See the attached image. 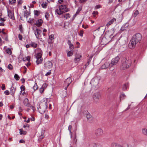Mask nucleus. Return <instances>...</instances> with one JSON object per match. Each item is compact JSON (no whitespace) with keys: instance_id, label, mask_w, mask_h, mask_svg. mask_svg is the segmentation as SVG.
<instances>
[{"instance_id":"nucleus-2","label":"nucleus","mask_w":147,"mask_h":147,"mask_svg":"<svg viewBox=\"0 0 147 147\" xmlns=\"http://www.w3.org/2000/svg\"><path fill=\"white\" fill-rule=\"evenodd\" d=\"M69 11V9L67 8L66 5H61L59 6L58 8L55 10V11L58 15H60Z\"/></svg>"},{"instance_id":"nucleus-54","label":"nucleus","mask_w":147,"mask_h":147,"mask_svg":"<svg viewBox=\"0 0 147 147\" xmlns=\"http://www.w3.org/2000/svg\"><path fill=\"white\" fill-rule=\"evenodd\" d=\"M1 88L2 90H4L5 89V85L4 84H3L2 85Z\"/></svg>"},{"instance_id":"nucleus-4","label":"nucleus","mask_w":147,"mask_h":147,"mask_svg":"<svg viewBox=\"0 0 147 147\" xmlns=\"http://www.w3.org/2000/svg\"><path fill=\"white\" fill-rule=\"evenodd\" d=\"M47 103L46 102H41L39 103L38 105V110L39 112L43 114L45 113L47 108Z\"/></svg>"},{"instance_id":"nucleus-64","label":"nucleus","mask_w":147,"mask_h":147,"mask_svg":"<svg viewBox=\"0 0 147 147\" xmlns=\"http://www.w3.org/2000/svg\"><path fill=\"white\" fill-rule=\"evenodd\" d=\"M24 141L23 140H21L20 141V143H24Z\"/></svg>"},{"instance_id":"nucleus-30","label":"nucleus","mask_w":147,"mask_h":147,"mask_svg":"<svg viewBox=\"0 0 147 147\" xmlns=\"http://www.w3.org/2000/svg\"><path fill=\"white\" fill-rule=\"evenodd\" d=\"M73 54V52L72 51H68L67 53V55L68 57H70L72 56Z\"/></svg>"},{"instance_id":"nucleus-1","label":"nucleus","mask_w":147,"mask_h":147,"mask_svg":"<svg viewBox=\"0 0 147 147\" xmlns=\"http://www.w3.org/2000/svg\"><path fill=\"white\" fill-rule=\"evenodd\" d=\"M142 38L141 35L139 33L133 36L128 46L129 48L132 49L135 48L136 44L141 40Z\"/></svg>"},{"instance_id":"nucleus-36","label":"nucleus","mask_w":147,"mask_h":147,"mask_svg":"<svg viewBox=\"0 0 147 147\" xmlns=\"http://www.w3.org/2000/svg\"><path fill=\"white\" fill-rule=\"evenodd\" d=\"M72 128V126L71 125H69L68 127V129L70 132V134H71V129Z\"/></svg>"},{"instance_id":"nucleus-29","label":"nucleus","mask_w":147,"mask_h":147,"mask_svg":"<svg viewBox=\"0 0 147 147\" xmlns=\"http://www.w3.org/2000/svg\"><path fill=\"white\" fill-rule=\"evenodd\" d=\"M15 79L17 80H18L20 79L19 76L17 74H15L14 76Z\"/></svg>"},{"instance_id":"nucleus-58","label":"nucleus","mask_w":147,"mask_h":147,"mask_svg":"<svg viewBox=\"0 0 147 147\" xmlns=\"http://www.w3.org/2000/svg\"><path fill=\"white\" fill-rule=\"evenodd\" d=\"M123 90H125L127 88V86L125 85H123Z\"/></svg>"},{"instance_id":"nucleus-46","label":"nucleus","mask_w":147,"mask_h":147,"mask_svg":"<svg viewBox=\"0 0 147 147\" xmlns=\"http://www.w3.org/2000/svg\"><path fill=\"white\" fill-rule=\"evenodd\" d=\"M98 13V12L97 11H94L92 13L93 15L94 16V17L95 16V15H97Z\"/></svg>"},{"instance_id":"nucleus-27","label":"nucleus","mask_w":147,"mask_h":147,"mask_svg":"<svg viewBox=\"0 0 147 147\" xmlns=\"http://www.w3.org/2000/svg\"><path fill=\"white\" fill-rule=\"evenodd\" d=\"M6 52L8 54L11 55V54L12 52L11 49H7L6 51Z\"/></svg>"},{"instance_id":"nucleus-38","label":"nucleus","mask_w":147,"mask_h":147,"mask_svg":"<svg viewBox=\"0 0 147 147\" xmlns=\"http://www.w3.org/2000/svg\"><path fill=\"white\" fill-rule=\"evenodd\" d=\"M125 96L124 94H122L121 95L120 98L121 99H123L125 97Z\"/></svg>"},{"instance_id":"nucleus-52","label":"nucleus","mask_w":147,"mask_h":147,"mask_svg":"<svg viewBox=\"0 0 147 147\" xmlns=\"http://www.w3.org/2000/svg\"><path fill=\"white\" fill-rule=\"evenodd\" d=\"M4 93L6 95H8L9 94V92L8 90H6L4 92Z\"/></svg>"},{"instance_id":"nucleus-33","label":"nucleus","mask_w":147,"mask_h":147,"mask_svg":"<svg viewBox=\"0 0 147 147\" xmlns=\"http://www.w3.org/2000/svg\"><path fill=\"white\" fill-rule=\"evenodd\" d=\"M139 13V11L138 10H136L135 12H134V16L136 17L137 15Z\"/></svg>"},{"instance_id":"nucleus-28","label":"nucleus","mask_w":147,"mask_h":147,"mask_svg":"<svg viewBox=\"0 0 147 147\" xmlns=\"http://www.w3.org/2000/svg\"><path fill=\"white\" fill-rule=\"evenodd\" d=\"M50 15L49 13H48L46 12L45 15V17L46 18V19L48 20L49 19V17Z\"/></svg>"},{"instance_id":"nucleus-31","label":"nucleus","mask_w":147,"mask_h":147,"mask_svg":"<svg viewBox=\"0 0 147 147\" xmlns=\"http://www.w3.org/2000/svg\"><path fill=\"white\" fill-rule=\"evenodd\" d=\"M33 89L34 90H36L38 88V85L36 84V83H35L33 87Z\"/></svg>"},{"instance_id":"nucleus-49","label":"nucleus","mask_w":147,"mask_h":147,"mask_svg":"<svg viewBox=\"0 0 147 147\" xmlns=\"http://www.w3.org/2000/svg\"><path fill=\"white\" fill-rule=\"evenodd\" d=\"M101 7V5H96L95 7V9H97Z\"/></svg>"},{"instance_id":"nucleus-48","label":"nucleus","mask_w":147,"mask_h":147,"mask_svg":"<svg viewBox=\"0 0 147 147\" xmlns=\"http://www.w3.org/2000/svg\"><path fill=\"white\" fill-rule=\"evenodd\" d=\"M54 36L53 35H51L49 36V39L51 40H52L54 38Z\"/></svg>"},{"instance_id":"nucleus-60","label":"nucleus","mask_w":147,"mask_h":147,"mask_svg":"<svg viewBox=\"0 0 147 147\" xmlns=\"http://www.w3.org/2000/svg\"><path fill=\"white\" fill-rule=\"evenodd\" d=\"M26 127H29V125L28 124H26V125H24L23 126V127L24 128H25Z\"/></svg>"},{"instance_id":"nucleus-50","label":"nucleus","mask_w":147,"mask_h":147,"mask_svg":"<svg viewBox=\"0 0 147 147\" xmlns=\"http://www.w3.org/2000/svg\"><path fill=\"white\" fill-rule=\"evenodd\" d=\"M18 38L20 40H22V36L20 34H19L18 35Z\"/></svg>"},{"instance_id":"nucleus-43","label":"nucleus","mask_w":147,"mask_h":147,"mask_svg":"<svg viewBox=\"0 0 147 147\" xmlns=\"http://www.w3.org/2000/svg\"><path fill=\"white\" fill-rule=\"evenodd\" d=\"M69 47L70 49L73 50L74 49V47L72 44L69 45Z\"/></svg>"},{"instance_id":"nucleus-57","label":"nucleus","mask_w":147,"mask_h":147,"mask_svg":"<svg viewBox=\"0 0 147 147\" xmlns=\"http://www.w3.org/2000/svg\"><path fill=\"white\" fill-rule=\"evenodd\" d=\"M0 20L2 22H3L5 20L4 18L0 17Z\"/></svg>"},{"instance_id":"nucleus-39","label":"nucleus","mask_w":147,"mask_h":147,"mask_svg":"<svg viewBox=\"0 0 147 147\" xmlns=\"http://www.w3.org/2000/svg\"><path fill=\"white\" fill-rule=\"evenodd\" d=\"M83 30H81L80 31V32L79 33V35L81 36H83Z\"/></svg>"},{"instance_id":"nucleus-8","label":"nucleus","mask_w":147,"mask_h":147,"mask_svg":"<svg viewBox=\"0 0 147 147\" xmlns=\"http://www.w3.org/2000/svg\"><path fill=\"white\" fill-rule=\"evenodd\" d=\"M53 64L52 62L50 61H46L44 64V69H49L52 67Z\"/></svg>"},{"instance_id":"nucleus-14","label":"nucleus","mask_w":147,"mask_h":147,"mask_svg":"<svg viewBox=\"0 0 147 147\" xmlns=\"http://www.w3.org/2000/svg\"><path fill=\"white\" fill-rule=\"evenodd\" d=\"M82 56L81 55L78 54H76L75 55V58L74 59V61L75 63L78 62L80 60V58Z\"/></svg>"},{"instance_id":"nucleus-18","label":"nucleus","mask_w":147,"mask_h":147,"mask_svg":"<svg viewBox=\"0 0 147 147\" xmlns=\"http://www.w3.org/2000/svg\"><path fill=\"white\" fill-rule=\"evenodd\" d=\"M41 32V31L38 29H36L35 31V34L37 38L38 37V35Z\"/></svg>"},{"instance_id":"nucleus-3","label":"nucleus","mask_w":147,"mask_h":147,"mask_svg":"<svg viewBox=\"0 0 147 147\" xmlns=\"http://www.w3.org/2000/svg\"><path fill=\"white\" fill-rule=\"evenodd\" d=\"M100 79V77H96L92 79L90 82L92 88L94 89H97L99 88L98 84Z\"/></svg>"},{"instance_id":"nucleus-16","label":"nucleus","mask_w":147,"mask_h":147,"mask_svg":"<svg viewBox=\"0 0 147 147\" xmlns=\"http://www.w3.org/2000/svg\"><path fill=\"white\" fill-rule=\"evenodd\" d=\"M23 103L25 106L27 107L30 106V104L28 102V100L27 98L24 99L23 101Z\"/></svg>"},{"instance_id":"nucleus-21","label":"nucleus","mask_w":147,"mask_h":147,"mask_svg":"<svg viewBox=\"0 0 147 147\" xmlns=\"http://www.w3.org/2000/svg\"><path fill=\"white\" fill-rule=\"evenodd\" d=\"M62 16L63 18H65L66 19H67L70 17V15L69 13H66L65 15H63Z\"/></svg>"},{"instance_id":"nucleus-17","label":"nucleus","mask_w":147,"mask_h":147,"mask_svg":"<svg viewBox=\"0 0 147 147\" xmlns=\"http://www.w3.org/2000/svg\"><path fill=\"white\" fill-rule=\"evenodd\" d=\"M16 90V88L14 87L13 84H12L11 88H10V91L11 95H13L14 93H15Z\"/></svg>"},{"instance_id":"nucleus-53","label":"nucleus","mask_w":147,"mask_h":147,"mask_svg":"<svg viewBox=\"0 0 147 147\" xmlns=\"http://www.w3.org/2000/svg\"><path fill=\"white\" fill-rule=\"evenodd\" d=\"M44 135H43V131H42V134H41V135L40 136V138L42 139L44 137Z\"/></svg>"},{"instance_id":"nucleus-24","label":"nucleus","mask_w":147,"mask_h":147,"mask_svg":"<svg viewBox=\"0 0 147 147\" xmlns=\"http://www.w3.org/2000/svg\"><path fill=\"white\" fill-rule=\"evenodd\" d=\"M30 45L31 47H32L34 48H36L37 46V44L36 43L34 42L31 43Z\"/></svg>"},{"instance_id":"nucleus-61","label":"nucleus","mask_w":147,"mask_h":147,"mask_svg":"<svg viewBox=\"0 0 147 147\" xmlns=\"http://www.w3.org/2000/svg\"><path fill=\"white\" fill-rule=\"evenodd\" d=\"M30 119L32 121H34L35 120V118L33 117H31Z\"/></svg>"},{"instance_id":"nucleus-32","label":"nucleus","mask_w":147,"mask_h":147,"mask_svg":"<svg viewBox=\"0 0 147 147\" xmlns=\"http://www.w3.org/2000/svg\"><path fill=\"white\" fill-rule=\"evenodd\" d=\"M7 68H8L10 70H12L13 68V66H12V65L10 64H9L8 66H7Z\"/></svg>"},{"instance_id":"nucleus-47","label":"nucleus","mask_w":147,"mask_h":147,"mask_svg":"<svg viewBox=\"0 0 147 147\" xmlns=\"http://www.w3.org/2000/svg\"><path fill=\"white\" fill-rule=\"evenodd\" d=\"M51 73V70H50L45 75L46 76H47L48 75H50Z\"/></svg>"},{"instance_id":"nucleus-45","label":"nucleus","mask_w":147,"mask_h":147,"mask_svg":"<svg viewBox=\"0 0 147 147\" xmlns=\"http://www.w3.org/2000/svg\"><path fill=\"white\" fill-rule=\"evenodd\" d=\"M45 89L43 88H41L39 90L40 92V93H43V92L44 91V90Z\"/></svg>"},{"instance_id":"nucleus-62","label":"nucleus","mask_w":147,"mask_h":147,"mask_svg":"<svg viewBox=\"0 0 147 147\" xmlns=\"http://www.w3.org/2000/svg\"><path fill=\"white\" fill-rule=\"evenodd\" d=\"M21 80L22 83H24L25 82V80L24 78H22Z\"/></svg>"},{"instance_id":"nucleus-13","label":"nucleus","mask_w":147,"mask_h":147,"mask_svg":"<svg viewBox=\"0 0 147 147\" xmlns=\"http://www.w3.org/2000/svg\"><path fill=\"white\" fill-rule=\"evenodd\" d=\"M8 16L11 19H14V16L13 12H11L10 10L8 11Z\"/></svg>"},{"instance_id":"nucleus-35","label":"nucleus","mask_w":147,"mask_h":147,"mask_svg":"<svg viewBox=\"0 0 147 147\" xmlns=\"http://www.w3.org/2000/svg\"><path fill=\"white\" fill-rule=\"evenodd\" d=\"M34 14L37 16H38L39 14V12L37 10H35L34 11Z\"/></svg>"},{"instance_id":"nucleus-44","label":"nucleus","mask_w":147,"mask_h":147,"mask_svg":"<svg viewBox=\"0 0 147 147\" xmlns=\"http://www.w3.org/2000/svg\"><path fill=\"white\" fill-rule=\"evenodd\" d=\"M26 61H28V62H29L30 61V56H28L27 57H26Z\"/></svg>"},{"instance_id":"nucleus-23","label":"nucleus","mask_w":147,"mask_h":147,"mask_svg":"<svg viewBox=\"0 0 147 147\" xmlns=\"http://www.w3.org/2000/svg\"><path fill=\"white\" fill-rule=\"evenodd\" d=\"M20 135H26V134L27 131H23L22 129H20Z\"/></svg>"},{"instance_id":"nucleus-63","label":"nucleus","mask_w":147,"mask_h":147,"mask_svg":"<svg viewBox=\"0 0 147 147\" xmlns=\"http://www.w3.org/2000/svg\"><path fill=\"white\" fill-rule=\"evenodd\" d=\"M3 22H1L0 23V26H3L4 25V24L3 23Z\"/></svg>"},{"instance_id":"nucleus-7","label":"nucleus","mask_w":147,"mask_h":147,"mask_svg":"<svg viewBox=\"0 0 147 147\" xmlns=\"http://www.w3.org/2000/svg\"><path fill=\"white\" fill-rule=\"evenodd\" d=\"M101 94L98 92L94 93L92 96L94 102L96 103L99 102V100Z\"/></svg>"},{"instance_id":"nucleus-12","label":"nucleus","mask_w":147,"mask_h":147,"mask_svg":"<svg viewBox=\"0 0 147 147\" xmlns=\"http://www.w3.org/2000/svg\"><path fill=\"white\" fill-rule=\"evenodd\" d=\"M110 63L108 62H105L101 67V69H106L109 67H110Z\"/></svg>"},{"instance_id":"nucleus-10","label":"nucleus","mask_w":147,"mask_h":147,"mask_svg":"<svg viewBox=\"0 0 147 147\" xmlns=\"http://www.w3.org/2000/svg\"><path fill=\"white\" fill-rule=\"evenodd\" d=\"M71 82V79L70 78H67L65 81L64 83V86L65 87L64 89L66 90L69 84Z\"/></svg>"},{"instance_id":"nucleus-51","label":"nucleus","mask_w":147,"mask_h":147,"mask_svg":"<svg viewBox=\"0 0 147 147\" xmlns=\"http://www.w3.org/2000/svg\"><path fill=\"white\" fill-rule=\"evenodd\" d=\"M20 88L21 90V91L22 90L24 91L25 89V87L23 86H21L20 87Z\"/></svg>"},{"instance_id":"nucleus-6","label":"nucleus","mask_w":147,"mask_h":147,"mask_svg":"<svg viewBox=\"0 0 147 147\" xmlns=\"http://www.w3.org/2000/svg\"><path fill=\"white\" fill-rule=\"evenodd\" d=\"M119 60V58L118 56H117L115 58L111 60V65L110 67V69L111 71H112L114 69V67H113V65H116L118 62Z\"/></svg>"},{"instance_id":"nucleus-25","label":"nucleus","mask_w":147,"mask_h":147,"mask_svg":"<svg viewBox=\"0 0 147 147\" xmlns=\"http://www.w3.org/2000/svg\"><path fill=\"white\" fill-rule=\"evenodd\" d=\"M142 133L144 135H147V129L145 128H143L142 130Z\"/></svg>"},{"instance_id":"nucleus-56","label":"nucleus","mask_w":147,"mask_h":147,"mask_svg":"<svg viewBox=\"0 0 147 147\" xmlns=\"http://www.w3.org/2000/svg\"><path fill=\"white\" fill-rule=\"evenodd\" d=\"M45 118L47 119H48L49 118V116L48 115L46 114L45 116Z\"/></svg>"},{"instance_id":"nucleus-22","label":"nucleus","mask_w":147,"mask_h":147,"mask_svg":"<svg viewBox=\"0 0 147 147\" xmlns=\"http://www.w3.org/2000/svg\"><path fill=\"white\" fill-rule=\"evenodd\" d=\"M30 12L26 10L24 12V17L27 18L28 16L30 15Z\"/></svg>"},{"instance_id":"nucleus-55","label":"nucleus","mask_w":147,"mask_h":147,"mask_svg":"<svg viewBox=\"0 0 147 147\" xmlns=\"http://www.w3.org/2000/svg\"><path fill=\"white\" fill-rule=\"evenodd\" d=\"M86 1V0H80V3H83L85 2Z\"/></svg>"},{"instance_id":"nucleus-41","label":"nucleus","mask_w":147,"mask_h":147,"mask_svg":"<svg viewBox=\"0 0 147 147\" xmlns=\"http://www.w3.org/2000/svg\"><path fill=\"white\" fill-rule=\"evenodd\" d=\"M16 0H9V2L11 4H13L16 3Z\"/></svg>"},{"instance_id":"nucleus-34","label":"nucleus","mask_w":147,"mask_h":147,"mask_svg":"<svg viewBox=\"0 0 147 147\" xmlns=\"http://www.w3.org/2000/svg\"><path fill=\"white\" fill-rule=\"evenodd\" d=\"M74 142L75 143H76L77 142V139L76 138V133H74Z\"/></svg>"},{"instance_id":"nucleus-20","label":"nucleus","mask_w":147,"mask_h":147,"mask_svg":"<svg viewBox=\"0 0 147 147\" xmlns=\"http://www.w3.org/2000/svg\"><path fill=\"white\" fill-rule=\"evenodd\" d=\"M111 147H123L121 145L117 143H112L111 144Z\"/></svg>"},{"instance_id":"nucleus-37","label":"nucleus","mask_w":147,"mask_h":147,"mask_svg":"<svg viewBox=\"0 0 147 147\" xmlns=\"http://www.w3.org/2000/svg\"><path fill=\"white\" fill-rule=\"evenodd\" d=\"M90 147H97V145L95 143H93L90 144Z\"/></svg>"},{"instance_id":"nucleus-59","label":"nucleus","mask_w":147,"mask_h":147,"mask_svg":"<svg viewBox=\"0 0 147 147\" xmlns=\"http://www.w3.org/2000/svg\"><path fill=\"white\" fill-rule=\"evenodd\" d=\"M82 27L85 29H86L88 27V26L86 25L85 26H84V25L83 24L82 25Z\"/></svg>"},{"instance_id":"nucleus-26","label":"nucleus","mask_w":147,"mask_h":147,"mask_svg":"<svg viewBox=\"0 0 147 147\" xmlns=\"http://www.w3.org/2000/svg\"><path fill=\"white\" fill-rule=\"evenodd\" d=\"M86 117L88 120H90V119H92V116L90 114H87L86 115Z\"/></svg>"},{"instance_id":"nucleus-19","label":"nucleus","mask_w":147,"mask_h":147,"mask_svg":"<svg viewBox=\"0 0 147 147\" xmlns=\"http://www.w3.org/2000/svg\"><path fill=\"white\" fill-rule=\"evenodd\" d=\"M116 20L115 18H113L109 21L106 24V26L108 27L110 25L112 24L114 22L116 21Z\"/></svg>"},{"instance_id":"nucleus-5","label":"nucleus","mask_w":147,"mask_h":147,"mask_svg":"<svg viewBox=\"0 0 147 147\" xmlns=\"http://www.w3.org/2000/svg\"><path fill=\"white\" fill-rule=\"evenodd\" d=\"M131 61L130 60H126L124 59L123 60L121 68L123 69H125L129 67L131 65Z\"/></svg>"},{"instance_id":"nucleus-15","label":"nucleus","mask_w":147,"mask_h":147,"mask_svg":"<svg viewBox=\"0 0 147 147\" xmlns=\"http://www.w3.org/2000/svg\"><path fill=\"white\" fill-rule=\"evenodd\" d=\"M43 22L42 20L41 19L38 20L36 22L35 24L38 27L41 26Z\"/></svg>"},{"instance_id":"nucleus-9","label":"nucleus","mask_w":147,"mask_h":147,"mask_svg":"<svg viewBox=\"0 0 147 147\" xmlns=\"http://www.w3.org/2000/svg\"><path fill=\"white\" fill-rule=\"evenodd\" d=\"M42 54L41 53H38L36 55L37 59L36 63L37 65L41 63L42 61Z\"/></svg>"},{"instance_id":"nucleus-11","label":"nucleus","mask_w":147,"mask_h":147,"mask_svg":"<svg viewBox=\"0 0 147 147\" xmlns=\"http://www.w3.org/2000/svg\"><path fill=\"white\" fill-rule=\"evenodd\" d=\"M103 134V130L100 128H98L95 130V135L98 137L101 136Z\"/></svg>"},{"instance_id":"nucleus-40","label":"nucleus","mask_w":147,"mask_h":147,"mask_svg":"<svg viewBox=\"0 0 147 147\" xmlns=\"http://www.w3.org/2000/svg\"><path fill=\"white\" fill-rule=\"evenodd\" d=\"M47 84L46 83H45L43 84L42 87L44 89H45L47 87Z\"/></svg>"},{"instance_id":"nucleus-42","label":"nucleus","mask_w":147,"mask_h":147,"mask_svg":"<svg viewBox=\"0 0 147 147\" xmlns=\"http://www.w3.org/2000/svg\"><path fill=\"white\" fill-rule=\"evenodd\" d=\"M41 6L43 8H45L47 7V5L46 3H42L41 4Z\"/></svg>"}]
</instances>
